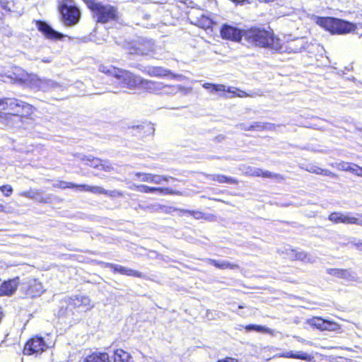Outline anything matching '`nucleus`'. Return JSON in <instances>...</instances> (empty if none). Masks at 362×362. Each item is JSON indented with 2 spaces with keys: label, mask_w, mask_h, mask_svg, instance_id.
<instances>
[{
  "label": "nucleus",
  "mask_w": 362,
  "mask_h": 362,
  "mask_svg": "<svg viewBox=\"0 0 362 362\" xmlns=\"http://www.w3.org/2000/svg\"><path fill=\"white\" fill-rule=\"evenodd\" d=\"M262 3H269V2H273L275 0H259Z\"/></svg>",
  "instance_id": "obj_60"
},
{
  "label": "nucleus",
  "mask_w": 362,
  "mask_h": 362,
  "mask_svg": "<svg viewBox=\"0 0 362 362\" xmlns=\"http://www.w3.org/2000/svg\"><path fill=\"white\" fill-rule=\"evenodd\" d=\"M359 170H360V166H358L356 164L354 163L352 165V167L351 168L349 172H351V173H354L355 175H356L358 176V173L359 172Z\"/></svg>",
  "instance_id": "obj_54"
},
{
  "label": "nucleus",
  "mask_w": 362,
  "mask_h": 362,
  "mask_svg": "<svg viewBox=\"0 0 362 362\" xmlns=\"http://www.w3.org/2000/svg\"><path fill=\"white\" fill-rule=\"evenodd\" d=\"M306 322L309 325L321 331H334L339 328V325L336 322L325 320L319 317L308 319Z\"/></svg>",
  "instance_id": "obj_10"
},
{
  "label": "nucleus",
  "mask_w": 362,
  "mask_h": 362,
  "mask_svg": "<svg viewBox=\"0 0 362 362\" xmlns=\"http://www.w3.org/2000/svg\"><path fill=\"white\" fill-rule=\"evenodd\" d=\"M207 262L210 264L214 265L216 268L220 269H235L238 268V265L234 263H231L226 260H216L212 259H208Z\"/></svg>",
  "instance_id": "obj_24"
},
{
  "label": "nucleus",
  "mask_w": 362,
  "mask_h": 362,
  "mask_svg": "<svg viewBox=\"0 0 362 362\" xmlns=\"http://www.w3.org/2000/svg\"><path fill=\"white\" fill-rule=\"evenodd\" d=\"M227 88L222 84H213L211 92H226Z\"/></svg>",
  "instance_id": "obj_47"
},
{
  "label": "nucleus",
  "mask_w": 362,
  "mask_h": 362,
  "mask_svg": "<svg viewBox=\"0 0 362 362\" xmlns=\"http://www.w3.org/2000/svg\"><path fill=\"white\" fill-rule=\"evenodd\" d=\"M156 51L157 47L154 45V42L147 39H140L129 48V53L130 54L148 56L152 58L158 59Z\"/></svg>",
  "instance_id": "obj_6"
},
{
  "label": "nucleus",
  "mask_w": 362,
  "mask_h": 362,
  "mask_svg": "<svg viewBox=\"0 0 362 362\" xmlns=\"http://www.w3.org/2000/svg\"><path fill=\"white\" fill-rule=\"evenodd\" d=\"M42 62H45V63H49V62H51V60L49 59H42Z\"/></svg>",
  "instance_id": "obj_62"
},
{
  "label": "nucleus",
  "mask_w": 362,
  "mask_h": 362,
  "mask_svg": "<svg viewBox=\"0 0 362 362\" xmlns=\"http://www.w3.org/2000/svg\"><path fill=\"white\" fill-rule=\"evenodd\" d=\"M170 180H175V178L170 176H164L153 174L151 183L161 185L163 182H168Z\"/></svg>",
  "instance_id": "obj_36"
},
{
  "label": "nucleus",
  "mask_w": 362,
  "mask_h": 362,
  "mask_svg": "<svg viewBox=\"0 0 362 362\" xmlns=\"http://www.w3.org/2000/svg\"><path fill=\"white\" fill-rule=\"evenodd\" d=\"M358 176L362 177V167H360L359 172L358 173Z\"/></svg>",
  "instance_id": "obj_63"
},
{
  "label": "nucleus",
  "mask_w": 362,
  "mask_h": 362,
  "mask_svg": "<svg viewBox=\"0 0 362 362\" xmlns=\"http://www.w3.org/2000/svg\"><path fill=\"white\" fill-rule=\"evenodd\" d=\"M74 183L65 181H60L58 183L54 184V187L61 189L74 188Z\"/></svg>",
  "instance_id": "obj_43"
},
{
  "label": "nucleus",
  "mask_w": 362,
  "mask_h": 362,
  "mask_svg": "<svg viewBox=\"0 0 362 362\" xmlns=\"http://www.w3.org/2000/svg\"><path fill=\"white\" fill-rule=\"evenodd\" d=\"M68 303L75 308H81L84 310H88L93 308V305L90 303L89 298L81 294L70 297Z\"/></svg>",
  "instance_id": "obj_13"
},
{
  "label": "nucleus",
  "mask_w": 362,
  "mask_h": 362,
  "mask_svg": "<svg viewBox=\"0 0 362 362\" xmlns=\"http://www.w3.org/2000/svg\"><path fill=\"white\" fill-rule=\"evenodd\" d=\"M114 362H133V358L123 349H117L114 352Z\"/></svg>",
  "instance_id": "obj_27"
},
{
  "label": "nucleus",
  "mask_w": 362,
  "mask_h": 362,
  "mask_svg": "<svg viewBox=\"0 0 362 362\" xmlns=\"http://www.w3.org/2000/svg\"><path fill=\"white\" fill-rule=\"evenodd\" d=\"M243 170L244 173L249 176L262 177L276 180L282 179V177L278 174H275L269 171H264L261 168H258L247 166L245 167Z\"/></svg>",
  "instance_id": "obj_15"
},
{
  "label": "nucleus",
  "mask_w": 362,
  "mask_h": 362,
  "mask_svg": "<svg viewBox=\"0 0 362 362\" xmlns=\"http://www.w3.org/2000/svg\"><path fill=\"white\" fill-rule=\"evenodd\" d=\"M87 6L93 12V17L95 22L106 23L116 21L118 17L117 8L110 4H103L95 0H89Z\"/></svg>",
  "instance_id": "obj_3"
},
{
  "label": "nucleus",
  "mask_w": 362,
  "mask_h": 362,
  "mask_svg": "<svg viewBox=\"0 0 362 362\" xmlns=\"http://www.w3.org/2000/svg\"><path fill=\"white\" fill-rule=\"evenodd\" d=\"M88 192L95 194H105L106 189L99 186H90Z\"/></svg>",
  "instance_id": "obj_42"
},
{
  "label": "nucleus",
  "mask_w": 362,
  "mask_h": 362,
  "mask_svg": "<svg viewBox=\"0 0 362 362\" xmlns=\"http://www.w3.org/2000/svg\"><path fill=\"white\" fill-rule=\"evenodd\" d=\"M83 161H85L86 164L94 168H100V165L102 164V160L98 158H95L92 156H85L81 158Z\"/></svg>",
  "instance_id": "obj_33"
},
{
  "label": "nucleus",
  "mask_w": 362,
  "mask_h": 362,
  "mask_svg": "<svg viewBox=\"0 0 362 362\" xmlns=\"http://www.w3.org/2000/svg\"><path fill=\"white\" fill-rule=\"evenodd\" d=\"M152 176L151 173H136L135 177H136L141 182H152Z\"/></svg>",
  "instance_id": "obj_39"
},
{
  "label": "nucleus",
  "mask_w": 362,
  "mask_h": 362,
  "mask_svg": "<svg viewBox=\"0 0 362 362\" xmlns=\"http://www.w3.org/2000/svg\"><path fill=\"white\" fill-rule=\"evenodd\" d=\"M59 11L65 25L74 26L79 22L81 12L76 6L65 2L61 5Z\"/></svg>",
  "instance_id": "obj_7"
},
{
  "label": "nucleus",
  "mask_w": 362,
  "mask_h": 362,
  "mask_svg": "<svg viewBox=\"0 0 362 362\" xmlns=\"http://www.w3.org/2000/svg\"><path fill=\"white\" fill-rule=\"evenodd\" d=\"M283 356L291 358L301 359L304 361H310L312 358L310 355L303 351L294 352L293 351H289L285 352L283 354Z\"/></svg>",
  "instance_id": "obj_29"
},
{
  "label": "nucleus",
  "mask_w": 362,
  "mask_h": 362,
  "mask_svg": "<svg viewBox=\"0 0 362 362\" xmlns=\"http://www.w3.org/2000/svg\"><path fill=\"white\" fill-rule=\"evenodd\" d=\"M350 214V213L333 212L329 216L328 219L334 223L351 224L353 216Z\"/></svg>",
  "instance_id": "obj_21"
},
{
  "label": "nucleus",
  "mask_w": 362,
  "mask_h": 362,
  "mask_svg": "<svg viewBox=\"0 0 362 362\" xmlns=\"http://www.w3.org/2000/svg\"><path fill=\"white\" fill-rule=\"evenodd\" d=\"M49 347L41 337H35L30 339L25 345L23 354L25 355L40 354Z\"/></svg>",
  "instance_id": "obj_9"
},
{
  "label": "nucleus",
  "mask_w": 362,
  "mask_h": 362,
  "mask_svg": "<svg viewBox=\"0 0 362 362\" xmlns=\"http://www.w3.org/2000/svg\"><path fill=\"white\" fill-rule=\"evenodd\" d=\"M38 194L37 192L29 190L23 192L20 194L21 196L25 197L30 199H36V196Z\"/></svg>",
  "instance_id": "obj_45"
},
{
  "label": "nucleus",
  "mask_w": 362,
  "mask_h": 362,
  "mask_svg": "<svg viewBox=\"0 0 362 362\" xmlns=\"http://www.w3.org/2000/svg\"><path fill=\"white\" fill-rule=\"evenodd\" d=\"M83 362H110L109 355L105 352H94L86 357Z\"/></svg>",
  "instance_id": "obj_23"
},
{
  "label": "nucleus",
  "mask_w": 362,
  "mask_h": 362,
  "mask_svg": "<svg viewBox=\"0 0 362 362\" xmlns=\"http://www.w3.org/2000/svg\"><path fill=\"white\" fill-rule=\"evenodd\" d=\"M131 189L137 190L138 192H143V193H151V192H155L158 191V187H148V186L144 185H134L133 187H131Z\"/></svg>",
  "instance_id": "obj_34"
},
{
  "label": "nucleus",
  "mask_w": 362,
  "mask_h": 362,
  "mask_svg": "<svg viewBox=\"0 0 362 362\" xmlns=\"http://www.w3.org/2000/svg\"><path fill=\"white\" fill-rule=\"evenodd\" d=\"M306 170L310 173H315L317 175H322L329 176L331 177H337V175L334 173H333L332 172H331L327 169H322L318 166L313 165H308L306 168Z\"/></svg>",
  "instance_id": "obj_30"
},
{
  "label": "nucleus",
  "mask_w": 362,
  "mask_h": 362,
  "mask_svg": "<svg viewBox=\"0 0 362 362\" xmlns=\"http://www.w3.org/2000/svg\"><path fill=\"white\" fill-rule=\"evenodd\" d=\"M143 71L147 75L154 77H165L170 76L172 78H176L178 76L172 74L170 70L161 66H147L145 67Z\"/></svg>",
  "instance_id": "obj_18"
},
{
  "label": "nucleus",
  "mask_w": 362,
  "mask_h": 362,
  "mask_svg": "<svg viewBox=\"0 0 362 362\" xmlns=\"http://www.w3.org/2000/svg\"><path fill=\"white\" fill-rule=\"evenodd\" d=\"M19 81L23 85L33 89L40 90L42 91H49L56 90L60 87V85L50 79L40 78L37 75L23 74Z\"/></svg>",
  "instance_id": "obj_5"
},
{
  "label": "nucleus",
  "mask_w": 362,
  "mask_h": 362,
  "mask_svg": "<svg viewBox=\"0 0 362 362\" xmlns=\"http://www.w3.org/2000/svg\"><path fill=\"white\" fill-rule=\"evenodd\" d=\"M5 211V206L3 204H0V212Z\"/></svg>",
  "instance_id": "obj_61"
},
{
  "label": "nucleus",
  "mask_w": 362,
  "mask_h": 362,
  "mask_svg": "<svg viewBox=\"0 0 362 362\" xmlns=\"http://www.w3.org/2000/svg\"><path fill=\"white\" fill-rule=\"evenodd\" d=\"M271 124H264L260 122H255L249 126V129H252V130L262 131L265 129H271Z\"/></svg>",
  "instance_id": "obj_37"
},
{
  "label": "nucleus",
  "mask_w": 362,
  "mask_h": 362,
  "mask_svg": "<svg viewBox=\"0 0 362 362\" xmlns=\"http://www.w3.org/2000/svg\"><path fill=\"white\" fill-rule=\"evenodd\" d=\"M18 286V278L5 281L0 286V296H11L15 293Z\"/></svg>",
  "instance_id": "obj_19"
},
{
  "label": "nucleus",
  "mask_w": 362,
  "mask_h": 362,
  "mask_svg": "<svg viewBox=\"0 0 362 362\" xmlns=\"http://www.w3.org/2000/svg\"><path fill=\"white\" fill-rule=\"evenodd\" d=\"M106 267L112 269L114 272H117L123 275H127L129 276H135V277H142V274L136 270L123 267L119 264H115L112 263H107Z\"/></svg>",
  "instance_id": "obj_20"
},
{
  "label": "nucleus",
  "mask_w": 362,
  "mask_h": 362,
  "mask_svg": "<svg viewBox=\"0 0 362 362\" xmlns=\"http://www.w3.org/2000/svg\"><path fill=\"white\" fill-rule=\"evenodd\" d=\"M291 258H294L297 260H300L304 262H313L314 259L310 255H308L303 251H297L296 250H291V253H289Z\"/></svg>",
  "instance_id": "obj_26"
},
{
  "label": "nucleus",
  "mask_w": 362,
  "mask_h": 362,
  "mask_svg": "<svg viewBox=\"0 0 362 362\" xmlns=\"http://www.w3.org/2000/svg\"><path fill=\"white\" fill-rule=\"evenodd\" d=\"M0 5H1V7L3 9H4L5 11H11V6H13V4L9 2V1H7L1 0L0 1Z\"/></svg>",
  "instance_id": "obj_51"
},
{
  "label": "nucleus",
  "mask_w": 362,
  "mask_h": 362,
  "mask_svg": "<svg viewBox=\"0 0 362 362\" xmlns=\"http://www.w3.org/2000/svg\"><path fill=\"white\" fill-rule=\"evenodd\" d=\"M245 329L247 331H255L262 333H267L270 335H274L275 333V331L274 329L257 325H248L245 326Z\"/></svg>",
  "instance_id": "obj_31"
},
{
  "label": "nucleus",
  "mask_w": 362,
  "mask_h": 362,
  "mask_svg": "<svg viewBox=\"0 0 362 362\" xmlns=\"http://www.w3.org/2000/svg\"><path fill=\"white\" fill-rule=\"evenodd\" d=\"M355 246L358 250L362 251V241L360 240L356 243Z\"/></svg>",
  "instance_id": "obj_59"
},
{
  "label": "nucleus",
  "mask_w": 362,
  "mask_h": 362,
  "mask_svg": "<svg viewBox=\"0 0 362 362\" xmlns=\"http://www.w3.org/2000/svg\"><path fill=\"white\" fill-rule=\"evenodd\" d=\"M116 80L120 83L122 87L134 90L136 88H139L141 77L136 76L130 71L120 69Z\"/></svg>",
  "instance_id": "obj_8"
},
{
  "label": "nucleus",
  "mask_w": 362,
  "mask_h": 362,
  "mask_svg": "<svg viewBox=\"0 0 362 362\" xmlns=\"http://www.w3.org/2000/svg\"><path fill=\"white\" fill-rule=\"evenodd\" d=\"M354 163L343 162L339 165V168L344 171H350Z\"/></svg>",
  "instance_id": "obj_52"
},
{
  "label": "nucleus",
  "mask_w": 362,
  "mask_h": 362,
  "mask_svg": "<svg viewBox=\"0 0 362 362\" xmlns=\"http://www.w3.org/2000/svg\"><path fill=\"white\" fill-rule=\"evenodd\" d=\"M315 23L332 34H346L356 29L354 24L332 17H315Z\"/></svg>",
  "instance_id": "obj_4"
},
{
  "label": "nucleus",
  "mask_w": 362,
  "mask_h": 362,
  "mask_svg": "<svg viewBox=\"0 0 362 362\" xmlns=\"http://www.w3.org/2000/svg\"><path fill=\"white\" fill-rule=\"evenodd\" d=\"M243 40L247 46L269 48L274 51L281 49V40L276 37L272 31L261 28H251L243 31Z\"/></svg>",
  "instance_id": "obj_2"
},
{
  "label": "nucleus",
  "mask_w": 362,
  "mask_h": 362,
  "mask_svg": "<svg viewBox=\"0 0 362 362\" xmlns=\"http://www.w3.org/2000/svg\"><path fill=\"white\" fill-rule=\"evenodd\" d=\"M193 23L204 29H208L211 27L212 21L208 16L201 13L199 16H196Z\"/></svg>",
  "instance_id": "obj_28"
},
{
  "label": "nucleus",
  "mask_w": 362,
  "mask_h": 362,
  "mask_svg": "<svg viewBox=\"0 0 362 362\" xmlns=\"http://www.w3.org/2000/svg\"><path fill=\"white\" fill-rule=\"evenodd\" d=\"M105 194L110 197H120L123 196V193L118 190H106Z\"/></svg>",
  "instance_id": "obj_48"
},
{
  "label": "nucleus",
  "mask_w": 362,
  "mask_h": 362,
  "mask_svg": "<svg viewBox=\"0 0 362 362\" xmlns=\"http://www.w3.org/2000/svg\"><path fill=\"white\" fill-rule=\"evenodd\" d=\"M169 89H170V91L165 90L164 92L166 93H175L179 91L183 92L184 94L187 95L191 93L192 88H185L182 86L177 85L174 86H170Z\"/></svg>",
  "instance_id": "obj_35"
},
{
  "label": "nucleus",
  "mask_w": 362,
  "mask_h": 362,
  "mask_svg": "<svg viewBox=\"0 0 362 362\" xmlns=\"http://www.w3.org/2000/svg\"><path fill=\"white\" fill-rule=\"evenodd\" d=\"M327 273L337 278L343 279L347 281H356L358 279L356 272L351 269H328Z\"/></svg>",
  "instance_id": "obj_17"
},
{
  "label": "nucleus",
  "mask_w": 362,
  "mask_h": 362,
  "mask_svg": "<svg viewBox=\"0 0 362 362\" xmlns=\"http://www.w3.org/2000/svg\"><path fill=\"white\" fill-rule=\"evenodd\" d=\"M37 29L45 36V37L51 40H61L64 37V35L54 30L49 25L44 21L37 22Z\"/></svg>",
  "instance_id": "obj_14"
},
{
  "label": "nucleus",
  "mask_w": 362,
  "mask_h": 362,
  "mask_svg": "<svg viewBox=\"0 0 362 362\" xmlns=\"http://www.w3.org/2000/svg\"><path fill=\"white\" fill-rule=\"evenodd\" d=\"M180 210L181 209H177V208H175L173 206H167L161 205V207H160L159 211H162V212H164L166 214H170L175 211H179L180 212Z\"/></svg>",
  "instance_id": "obj_46"
},
{
  "label": "nucleus",
  "mask_w": 362,
  "mask_h": 362,
  "mask_svg": "<svg viewBox=\"0 0 362 362\" xmlns=\"http://www.w3.org/2000/svg\"><path fill=\"white\" fill-rule=\"evenodd\" d=\"M226 92H228L229 93H232L233 95L239 97V98H244V97H247V96L250 95L245 91L239 90L235 87H228Z\"/></svg>",
  "instance_id": "obj_38"
},
{
  "label": "nucleus",
  "mask_w": 362,
  "mask_h": 362,
  "mask_svg": "<svg viewBox=\"0 0 362 362\" xmlns=\"http://www.w3.org/2000/svg\"><path fill=\"white\" fill-rule=\"evenodd\" d=\"M250 124H240V129L242 130H245V131H251L252 129H249V126Z\"/></svg>",
  "instance_id": "obj_56"
},
{
  "label": "nucleus",
  "mask_w": 362,
  "mask_h": 362,
  "mask_svg": "<svg viewBox=\"0 0 362 362\" xmlns=\"http://www.w3.org/2000/svg\"><path fill=\"white\" fill-rule=\"evenodd\" d=\"M120 69L115 68L111 65L100 64L99 66V71L105 73L109 76H113L115 78L117 76Z\"/></svg>",
  "instance_id": "obj_32"
},
{
  "label": "nucleus",
  "mask_w": 362,
  "mask_h": 362,
  "mask_svg": "<svg viewBox=\"0 0 362 362\" xmlns=\"http://www.w3.org/2000/svg\"><path fill=\"white\" fill-rule=\"evenodd\" d=\"M22 288L25 291V294L30 298L40 296L44 292L42 284L34 279L24 283Z\"/></svg>",
  "instance_id": "obj_11"
},
{
  "label": "nucleus",
  "mask_w": 362,
  "mask_h": 362,
  "mask_svg": "<svg viewBox=\"0 0 362 362\" xmlns=\"http://www.w3.org/2000/svg\"><path fill=\"white\" fill-rule=\"evenodd\" d=\"M180 213L188 214L190 216H193L195 219H202L204 218V214L199 211L182 209L180 210Z\"/></svg>",
  "instance_id": "obj_41"
},
{
  "label": "nucleus",
  "mask_w": 362,
  "mask_h": 362,
  "mask_svg": "<svg viewBox=\"0 0 362 362\" xmlns=\"http://www.w3.org/2000/svg\"><path fill=\"white\" fill-rule=\"evenodd\" d=\"M0 191L4 192L5 196L9 197L13 192V188L9 185L0 186Z\"/></svg>",
  "instance_id": "obj_44"
},
{
  "label": "nucleus",
  "mask_w": 362,
  "mask_h": 362,
  "mask_svg": "<svg viewBox=\"0 0 362 362\" xmlns=\"http://www.w3.org/2000/svg\"><path fill=\"white\" fill-rule=\"evenodd\" d=\"M74 188H76L79 191L88 192L89 185L74 184Z\"/></svg>",
  "instance_id": "obj_53"
},
{
  "label": "nucleus",
  "mask_w": 362,
  "mask_h": 362,
  "mask_svg": "<svg viewBox=\"0 0 362 362\" xmlns=\"http://www.w3.org/2000/svg\"><path fill=\"white\" fill-rule=\"evenodd\" d=\"M205 176L213 181L218 182V183L238 184V182L235 178L220 174L205 175Z\"/></svg>",
  "instance_id": "obj_25"
},
{
  "label": "nucleus",
  "mask_w": 362,
  "mask_h": 362,
  "mask_svg": "<svg viewBox=\"0 0 362 362\" xmlns=\"http://www.w3.org/2000/svg\"><path fill=\"white\" fill-rule=\"evenodd\" d=\"M33 112L31 105L15 98L0 99V122L13 127L21 122L22 117Z\"/></svg>",
  "instance_id": "obj_1"
},
{
  "label": "nucleus",
  "mask_w": 362,
  "mask_h": 362,
  "mask_svg": "<svg viewBox=\"0 0 362 362\" xmlns=\"http://www.w3.org/2000/svg\"><path fill=\"white\" fill-rule=\"evenodd\" d=\"M351 224H356L362 226V220H359L358 218L353 216Z\"/></svg>",
  "instance_id": "obj_55"
},
{
  "label": "nucleus",
  "mask_w": 362,
  "mask_h": 362,
  "mask_svg": "<svg viewBox=\"0 0 362 362\" xmlns=\"http://www.w3.org/2000/svg\"><path fill=\"white\" fill-rule=\"evenodd\" d=\"M132 131L134 134L140 136H146L152 135L154 133L155 129L151 123H145L136 127H132Z\"/></svg>",
  "instance_id": "obj_22"
},
{
  "label": "nucleus",
  "mask_w": 362,
  "mask_h": 362,
  "mask_svg": "<svg viewBox=\"0 0 362 362\" xmlns=\"http://www.w3.org/2000/svg\"><path fill=\"white\" fill-rule=\"evenodd\" d=\"M177 1H179V2L183 3V4H187V0H177Z\"/></svg>",
  "instance_id": "obj_64"
},
{
  "label": "nucleus",
  "mask_w": 362,
  "mask_h": 362,
  "mask_svg": "<svg viewBox=\"0 0 362 362\" xmlns=\"http://www.w3.org/2000/svg\"><path fill=\"white\" fill-rule=\"evenodd\" d=\"M170 86H164L161 82L153 81L150 80L144 79L141 78V82L139 88L145 90L158 94L161 92L164 88H169Z\"/></svg>",
  "instance_id": "obj_16"
},
{
  "label": "nucleus",
  "mask_w": 362,
  "mask_h": 362,
  "mask_svg": "<svg viewBox=\"0 0 362 362\" xmlns=\"http://www.w3.org/2000/svg\"><path fill=\"white\" fill-rule=\"evenodd\" d=\"M158 192L163 194H175V195H185L183 192L177 190H175L170 188H162L158 187Z\"/></svg>",
  "instance_id": "obj_40"
},
{
  "label": "nucleus",
  "mask_w": 362,
  "mask_h": 362,
  "mask_svg": "<svg viewBox=\"0 0 362 362\" xmlns=\"http://www.w3.org/2000/svg\"><path fill=\"white\" fill-rule=\"evenodd\" d=\"M203 88H204L205 89H207V90H209L211 91V88L213 87V83H205L202 85Z\"/></svg>",
  "instance_id": "obj_57"
},
{
  "label": "nucleus",
  "mask_w": 362,
  "mask_h": 362,
  "mask_svg": "<svg viewBox=\"0 0 362 362\" xmlns=\"http://www.w3.org/2000/svg\"><path fill=\"white\" fill-rule=\"evenodd\" d=\"M160 207H161L160 204H151V205L146 206V207H142V208L148 211H159Z\"/></svg>",
  "instance_id": "obj_50"
},
{
  "label": "nucleus",
  "mask_w": 362,
  "mask_h": 362,
  "mask_svg": "<svg viewBox=\"0 0 362 362\" xmlns=\"http://www.w3.org/2000/svg\"><path fill=\"white\" fill-rule=\"evenodd\" d=\"M218 362H238V361L235 358H227L226 359L224 360H220Z\"/></svg>",
  "instance_id": "obj_58"
},
{
  "label": "nucleus",
  "mask_w": 362,
  "mask_h": 362,
  "mask_svg": "<svg viewBox=\"0 0 362 362\" xmlns=\"http://www.w3.org/2000/svg\"><path fill=\"white\" fill-rule=\"evenodd\" d=\"M99 169L106 172H110L113 170V167L112 166L111 163H110L108 161L102 160V164L100 165Z\"/></svg>",
  "instance_id": "obj_49"
},
{
  "label": "nucleus",
  "mask_w": 362,
  "mask_h": 362,
  "mask_svg": "<svg viewBox=\"0 0 362 362\" xmlns=\"http://www.w3.org/2000/svg\"><path fill=\"white\" fill-rule=\"evenodd\" d=\"M243 31L241 30L228 25H223L221 30V35L223 38L235 42L243 40Z\"/></svg>",
  "instance_id": "obj_12"
}]
</instances>
